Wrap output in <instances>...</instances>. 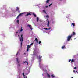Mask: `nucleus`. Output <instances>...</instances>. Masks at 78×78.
<instances>
[{"label": "nucleus", "mask_w": 78, "mask_h": 78, "mask_svg": "<svg viewBox=\"0 0 78 78\" xmlns=\"http://www.w3.org/2000/svg\"><path fill=\"white\" fill-rule=\"evenodd\" d=\"M20 39L21 42V46H22V42H23V34L21 35L20 37Z\"/></svg>", "instance_id": "obj_1"}, {"label": "nucleus", "mask_w": 78, "mask_h": 78, "mask_svg": "<svg viewBox=\"0 0 78 78\" xmlns=\"http://www.w3.org/2000/svg\"><path fill=\"white\" fill-rule=\"evenodd\" d=\"M72 35H69L67 37V41H70V39L72 38Z\"/></svg>", "instance_id": "obj_2"}, {"label": "nucleus", "mask_w": 78, "mask_h": 78, "mask_svg": "<svg viewBox=\"0 0 78 78\" xmlns=\"http://www.w3.org/2000/svg\"><path fill=\"white\" fill-rule=\"evenodd\" d=\"M16 61L18 62V66L20 67V64L19 63V58H17V60H16Z\"/></svg>", "instance_id": "obj_3"}, {"label": "nucleus", "mask_w": 78, "mask_h": 78, "mask_svg": "<svg viewBox=\"0 0 78 78\" xmlns=\"http://www.w3.org/2000/svg\"><path fill=\"white\" fill-rule=\"evenodd\" d=\"M27 51H28L29 50V48H31V45H27Z\"/></svg>", "instance_id": "obj_4"}, {"label": "nucleus", "mask_w": 78, "mask_h": 78, "mask_svg": "<svg viewBox=\"0 0 78 78\" xmlns=\"http://www.w3.org/2000/svg\"><path fill=\"white\" fill-rule=\"evenodd\" d=\"M27 26L29 27V28H30L31 30H33V28H32V26H31V25L28 24L27 25Z\"/></svg>", "instance_id": "obj_5"}, {"label": "nucleus", "mask_w": 78, "mask_h": 78, "mask_svg": "<svg viewBox=\"0 0 78 78\" xmlns=\"http://www.w3.org/2000/svg\"><path fill=\"white\" fill-rule=\"evenodd\" d=\"M76 34L75 33V32H73V33H72V34L71 35V36H72H72H73H73H75V35H76Z\"/></svg>", "instance_id": "obj_6"}, {"label": "nucleus", "mask_w": 78, "mask_h": 78, "mask_svg": "<svg viewBox=\"0 0 78 78\" xmlns=\"http://www.w3.org/2000/svg\"><path fill=\"white\" fill-rule=\"evenodd\" d=\"M47 20L48 22V23L47 24V25L48 27H49V24H50V22H49V20H48V19H47Z\"/></svg>", "instance_id": "obj_7"}, {"label": "nucleus", "mask_w": 78, "mask_h": 78, "mask_svg": "<svg viewBox=\"0 0 78 78\" xmlns=\"http://www.w3.org/2000/svg\"><path fill=\"white\" fill-rule=\"evenodd\" d=\"M31 15V14L30 13H27V15H25L26 17V16H30Z\"/></svg>", "instance_id": "obj_8"}, {"label": "nucleus", "mask_w": 78, "mask_h": 78, "mask_svg": "<svg viewBox=\"0 0 78 78\" xmlns=\"http://www.w3.org/2000/svg\"><path fill=\"white\" fill-rule=\"evenodd\" d=\"M35 41H36L37 43H38V41H39V40H38L37 38H35Z\"/></svg>", "instance_id": "obj_9"}, {"label": "nucleus", "mask_w": 78, "mask_h": 78, "mask_svg": "<svg viewBox=\"0 0 78 78\" xmlns=\"http://www.w3.org/2000/svg\"><path fill=\"white\" fill-rule=\"evenodd\" d=\"M23 63H27V65H28V62H27V61H25V62H23Z\"/></svg>", "instance_id": "obj_10"}, {"label": "nucleus", "mask_w": 78, "mask_h": 78, "mask_svg": "<svg viewBox=\"0 0 78 78\" xmlns=\"http://www.w3.org/2000/svg\"><path fill=\"white\" fill-rule=\"evenodd\" d=\"M41 58H42V56H40V55H39V60L40 62H41Z\"/></svg>", "instance_id": "obj_11"}, {"label": "nucleus", "mask_w": 78, "mask_h": 78, "mask_svg": "<svg viewBox=\"0 0 78 78\" xmlns=\"http://www.w3.org/2000/svg\"><path fill=\"white\" fill-rule=\"evenodd\" d=\"M47 76L49 78L50 77V74H49L47 73Z\"/></svg>", "instance_id": "obj_12"}, {"label": "nucleus", "mask_w": 78, "mask_h": 78, "mask_svg": "<svg viewBox=\"0 0 78 78\" xmlns=\"http://www.w3.org/2000/svg\"><path fill=\"white\" fill-rule=\"evenodd\" d=\"M71 25H73V27H75V23H72Z\"/></svg>", "instance_id": "obj_13"}, {"label": "nucleus", "mask_w": 78, "mask_h": 78, "mask_svg": "<svg viewBox=\"0 0 78 78\" xmlns=\"http://www.w3.org/2000/svg\"><path fill=\"white\" fill-rule=\"evenodd\" d=\"M49 1H50V0H47L46 1V3H49Z\"/></svg>", "instance_id": "obj_14"}, {"label": "nucleus", "mask_w": 78, "mask_h": 78, "mask_svg": "<svg viewBox=\"0 0 78 78\" xmlns=\"http://www.w3.org/2000/svg\"><path fill=\"white\" fill-rule=\"evenodd\" d=\"M19 7H17L16 9V11H19Z\"/></svg>", "instance_id": "obj_15"}, {"label": "nucleus", "mask_w": 78, "mask_h": 78, "mask_svg": "<svg viewBox=\"0 0 78 78\" xmlns=\"http://www.w3.org/2000/svg\"><path fill=\"white\" fill-rule=\"evenodd\" d=\"M22 14H23V13H20L19 15L20 16H22Z\"/></svg>", "instance_id": "obj_16"}, {"label": "nucleus", "mask_w": 78, "mask_h": 78, "mask_svg": "<svg viewBox=\"0 0 78 78\" xmlns=\"http://www.w3.org/2000/svg\"><path fill=\"white\" fill-rule=\"evenodd\" d=\"M64 48H66V47H65V45H64L62 47V49H64Z\"/></svg>", "instance_id": "obj_17"}, {"label": "nucleus", "mask_w": 78, "mask_h": 78, "mask_svg": "<svg viewBox=\"0 0 78 78\" xmlns=\"http://www.w3.org/2000/svg\"><path fill=\"white\" fill-rule=\"evenodd\" d=\"M33 16H34V17H36V14H34V13H33Z\"/></svg>", "instance_id": "obj_18"}, {"label": "nucleus", "mask_w": 78, "mask_h": 78, "mask_svg": "<svg viewBox=\"0 0 78 78\" xmlns=\"http://www.w3.org/2000/svg\"><path fill=\"white\" fill-rule=\"evenodd\" d=\"M50 28H44V30H50Z\"/></svg>", "instance_id": "obj_19"}, {"label": "nucleus", "mask_w": 78, "mask_h": 78, "mask_svg": "<svg viewBox=\"0 0 78 78\" xmlns=\"http://www.w3.org/2000/svg\"><path fill=\"white\" fill-rule=\"evenodd\" d=\"M46 17H47V18H49V16H48V15H47L46 16Z\"/></svg>", "instance_id": "obj_20"}, {"label": "nucleus", "mask_w": 78, "mask_h": 78, "mask_svg": "<svg viewBox=\"0 0 78 78\" xmlns=\"http://www.w3.org/2000/svg\"><path fill=\"white\" fill-rule=\"evenodd\" d=\"M23 31V29H22V27H21V30H20V32H22Z\"/></svg>", "instance_id": "obj_21"}, {"label": "nucleus", "mask_w": 78, "mask_h": 78, "mask_svg": "<svg viewBox=\"0 0 78 78\" xmlns=\"http://www.w3.org/2000/svg\"><path fill=\"white\" fill-rule=\"evenodd\" d=\"M51 76L53 78H55V76H54L53 75H51Z\"/></svg>", "instance_id": "obj_22"}, {"label": "nucleus", "mask_w": 78, "mask_h": 78, "mask_svg": "<svg viewBox=\"0 0 78 78\" xmlns=\"http://www.w3.org/2000/svg\"><path fill=\"white\" fill-rule=\"evenodd\" d=\"M17 23L18 24H19V20H17Z\"/></svg>", "instance_id": "obj_23"}, {"label": "nucleus", "mask_w": 78, "mask_h": 78, "mask_svg": "<svg viewBox=\"0 0 78 78\" xmlns=\"http://www.w3.org/2000/svg\"><path fill=\"white\" fill-rule=\"evenodd\" d=\"M43 11V12H44V13H45V14H47V13L45 11V10H44Z\"/></svg>", "instance_id": "obj_24"}, {"label": "nucleus", "mask_w": 78, "mask_h": 78, "mask_svg": "<svg viewBox=\"0 0 78 78\" xmlns=\"http://www.w3.org/2000/svg\"><path fill=\"white\" fill-rule=\"evenodd\" d=\"M37 22H38V21H39V18L37 17Z\"/></svg>", "instance_id": "obj_25"}, {"label": "nucleus", "mask_w": 78, "mask_h": 78, "mask_svg": "<svg viewBox=\"0 0 78 78\" xmlns=\"http://www.w3.org/2000/svg\"><path fill=\"white\" fill-rule=\"evenodd\" d=\"M19 16H20L19 15H18L17 17H16V19H19Z\"/></svg>", "instance_id": "obj_26"}, {"label": "nucleus", "mask_w": 78, "mask_h": 78, "mask_svg": "<svg viewBox=\"0 0 78 78\" xmlns=\"http://www.w3.org/2000/svg\"><path fill=\"white\" fill-rule=\"evenodd\" d=\"M75 61L74 60L72 59L71 60V62H74Z\"/></svg>", "instance_id": "obj_27"}, {"label": "nucleus", "mask_w": 78, "mask_h": 78, "mask_svg": "<svg viewBox=\"0 0 78 78\" xmlns=\"http://www.w3.org/2000/svg\"><path fill=\"white\" fill-rule=\"evenodd\" d=\"M41 41H40L39 42V44H41Z\"/></svg>", "instance_id": "obj_28"}, {"label": "nucleus", "mask_w": 78, "mask_h": 78, "mask_svg": "<svg viewBox=\"0 0 78 78\" xmlns=\"http://www.w3.org/2000/svg\"><path fill=\"white\" fill-rule=\"evenodd\" d=\"M51 5H52V3L50 5H49V6H51Z\"/></svg>", "instance_id": "obj_29"}, {"label": "nucleus", "mask_w": 78, "mask_h": 78, "mask_svg": "<svg viewBox=\"0 0 78 78\" xmlns=\"http://www.w3.org/2000/svg\"><path fill=\"white\" fill-rule=\"evenodd\" d=\"M33 44H34V43H32L30 45H33Z\"/></svg>", "instance_id": "obj_30"}, {"label": "nucleus", "mask_w": 78, "mask_h": 78, "mask_svg": "<svg viewBox=\"0 0 78 78\" xmlns=\"http://www.w3.org/2000/svg\"><path fill=\"white\" fill-rule=\"evenodd\" d=\"M70 61H71V59H70L69 60V62H70Z\"/></svg>", "instance_id": "obj_31"}, {"label": "nucleus", "mask_w": 78, "mask_h": 78, "mask_svg": "<svg viewBox=\"0 0 78 78\" xmlns=\"http://www.w3.org/2000/svg\"><path fill=\"white\" fill-rule=\"evenodd\" d=\"M18 12L19 13H20V11H19V10L18 11Z\"/></svg>", "instance_id": "obj_32"}, {"label": "nucleus", "mask_w": 78, "mask_h": 78, "mask_svg": "<svg viewBox=\"0 0 78 78\" xmlns=\"http://www.w3.org/2000/svg\"><path fill=\"white\" fill-rule=\"evenodd\" d=\"M76 69V67H74V69Z\"/></svg>", "instance_id": "obj_33"}, {"label": "nucleus", "mask_w": 78, "mask_h": 78, "mask_svg": "<svg viewBox=\"0 0 78 78\" xmlns=\"http://www.w3.org/2000/svg\"><path fill=\"white\" fill-rule=\"evenodd\" d=\"M23 76H25V74L24 73H23Z\"/></svg>", "instance_id": "obj_34"}, {"label": "nucleus", "mask_w": 78, "mask_h": 78, "mask_svg": "<svg viewBox=\"0 0 78 78\" xmlns=\"http://www.w3.org/2000/svg\"><path fill=\"white\" fill-rule=\"evenodd\" d=\"M52 23H55V22L54 21H53Z\"/></svg>", "instance_id": "obj_35"}, {"label": "nucleus", "mask_w": 78, "mask_h": 78, "mask_svg": "<svg viewBox=\"0 0 78 78\" xmlns=\"http://www.w3.org/2000/svg\"><path fill=\"white\" fill-rule=\"evenodd\" d=\"M45 8H48V6H46Z\"/></svg>", "instance_id": "obj_36"}, {"label": "nucleus", "mask_w": 78, "mask_h": 78, "mask_svg": "<svg viewBox=\"0 0 78 78\" xmlns=\"http://www.w3.org/2000/svg\"><path fill=\"white\" fill-rule=\"evenodd\" d=\"M73 72H75V70H73Z\"/></svg>", "instance_id": "obj_37"}, {"label": "nucleus", "mask_w": 78, "mask_h": 78, "mask_svg": "<svg viewBox=\"0 0 78 78\" xmlns=\"http://www.w3.org/2000/svg\"><path fill=\"white\" fill-rule=\"evenodd\" d=\"M18 54V52H17V53L16 54V55H17Z\"/></svg>", "instance_id": "obj_38"}, {"label": "nucleus", "mask_w": 78, "mask_h": 78, "mask_svg": "<svg viewBox=\"0 0 78 78\" xmlns=\"http://www.w3.org/2000/svg\"><path fill=\"white\" fill-rule=\"evenodd\" d=\"M24 78H27V77H24Z\"/></svg>", "instance_id": "obj_39"}, {"label": "nucleus", "mask_w": 78, "mask_h": 78, "mask_svg": "<svg viewBox=\"0 0 78 78\" xmlns=\"http://www.w3.org/2000/svg\"><path fill=\"white\" fill-rule=\"evenodd\" d=\"M18 37H20V36H19V35H18Z\"/></svg>", "instance_id": "obj_40"}, {"label": "nucleus", "mask_w": 78, "mask_h": 78, "mask_svg": "<svg viewBox=\"0 0 78 78\" xmlns=\"http://www.w3.org/2000/svg\"><path fill=\"white\" fill-rule=\"evenodd\" d=\"M18 33V32H17L16 33Z\"/></svg>", "instance_id": "obj_41"}]
</instances>
